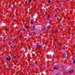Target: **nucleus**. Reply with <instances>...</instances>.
<instances>
[{
  "mask_svg": "<svg viewBox=\"0 0 75 75\" xmlns=\"http://www.w3.org/2000/svg\"><path fill=\"white\" fill-rule=\"evenodd\" d=\"M6 59L8 61H11V58L10 56H8V58H6Z\"/></svg>",
  "mask_w": 75,
  "mask_h": 75,
  "instance_id": "2",
  "label": "nucleus"
},
{
  "mask_svg": "<svg viewBox=\"0 0 75 75\" xmlns=\"http://www.w3.org/2000/svg\"><path fill=\"white\" fill-rule=\"evenodd\" d=\"M31 0H29V3H30V2H31Z\"/></svg>",
  "mask_w": 75,
  "mask_h": 75,
  "instance_id": "18",
  "label": "nucleus"
},
{
  "mask_svg": "<svg viewBox=\"0 0 75 75\" xmlns=\"http://www.w3.org/2000/svg\"><path fill=\"white\" fill-rule=\"evenodd\" d=\"M25 27L26 28V29H28V28H29V26H25Z\"/></svg>",
  "mask_w": 75,
  "mask_h": 75,
  "instance_id": "9",
  "label": "nucleus"
},
{
  "mask_svg": "<svg viewBox=\"0 0 75 75\" xmlns=\"http://www.w3.org/2000/svg\"><path fill=\"white\" fill-rule=\"evenodd\" d=\"M6 31H8V29H6Z\"/></svg>",
  "mask_w": 75,
  "mask_h": 75,
  "instance_id": "21",
  "label": "nucleus"
},
{
  "mask_svg": "<svg viewBox=\"0 0 75 75\" xmlns=\"http://www.w3.org/2000/svg\"><path fill=\"white\" fill-rule=\"evenodd\" d=\"M47 28H51V25H48L47 26Z\"/></svg>",
  "mask_w": 75,
  "mask_h": 75,
  "instance_id": "5",
  "label": "nucleus"
},
{
  "mask_svg": "<svg viewBox=\"0 0 75 75\" xmlns=\"http://www.w3.org/2000/svg\"><path fill=\"white\" fill-rule=\"evenodd\" d=\"M31 24H34V22H30Z\"/></svg>",
  "mask_w": 75,
  "mask_h": 75,
  "instance_id": "13",
  "label": "nucleus"
},
{
  "mask_svg": "<svg viewBox=\"0 0 75 75\" xmlns=\"http://www.w3.org/2000/svg\"><path fill=\"white\" fill-rule=\"evenodd\" d=\"M57 14H59V13L58 12H57Z\"/></svg>",
  "mask_w": 75,
  "mask_h": 75,
  "instance_id": "24",
  "label": "nucleus"
},
{
  "mask_svg": "<svg viewBox=\"0 0 75 75\" xmlns=\"http://www.w3.org/2000/svg\"><path fill=\"white\" fill-rule=\"evenodd\" d=\"M36 50H40L42 48V46L41 45H37Z\"/></svg>",
  "mask_w": 75,
  "mask_h": 75,
  "instance_id": "1",
  "label": "nucleus"
},
{
  "mask_svg": "<svg viewBox=\"0 0 75 75\" xmlns=\"http://www.w3.org/2000/svg\"><path fill=\"white\" fill-rule=\"evenodd\" d=\"M53 69H58V67H53Z\"/></svg>",
  "mask_w": 75,
  "mask_h": 75,
  "instance_id": "8",
  "label": "nucleus"
},
{
  "mask_svg": "<svg viewBox=\"0 0 75 75\" xmlns=\"http://www.w3.org/2000/svg\"><path fill=\"white\" fill-rule=\"evenodd\" d=\"M57 32H58V30H55V31H54V33H57Z\"/></svg>",
  "mask_w": 75,
  "mask_h": 75,
  "instance_id": "14",
  "label": "nucleus"
},
{
  "mask_svg": "<svg viewBox=\"0 0 75 75\" xmlns=\"http://www.w3.org/2000/svg\"><path fill=\"white\" fill-rule=\"evenodd\" d=\"M63 57L64 58H65V57H66L65 55H63Z\"/></svg>",
  "mask_w": 75,
  "mask_h": 75,
  "instance_id": "19",
  "label": "nucleus"
},
{
  "mask_svg": "<svg viewBox=\"0 0 75 75\" xmlns=\"http://www.w3.org/2000/svg\"><path fill=\"white\" fill-rule=\"evenodd\" d=\"M14 58L15 59H16L17 58V56H14Z\"/></svg>",
  "mask_w": 75,
  "mask_h": 75,
  "instance_id": "12",
  "label": "nucleus"
},
{
  "mask_svg": "<svg viewBox=\"0 0 75 75\" xmlns=\"http://www.w3.org/2000/svg\"><path fill=\"white\" fill-rule=\"evenodd\" d=\"M69 73H70V74H72V73H73L74 72V71H69Z\"/></svg>",
  "mask_w": 75,
  "mask_h": 75,
  "instance_id": "7",
  "label": "nucleus"
},
{
  "mask_svg": "<svg viewBox=\"0 0 75 75\" xmlns=\"http://www.w3.org/2000/svg\"><path fill=\"white\" fill-rule=\"evenodd\" d=\"M73 63H74L75 64V60H74L73 62Z\"/></svg>",
  "mask_w": 75,
  "mask_h": 75,
  "instance_id": "20",
  "label": "nucleus"
},
{
  "mask_svg": "<svg viewBox=\"0 0 75 75\" xmlns=\"http://www.w3.org/2000/svg\"><path fill=\"white\" fill-rule=\"evenodd\" d=\"M46 16H47V18H50L51 17V16L50 15H48L47 14H46Z\"/></svg>",
  "mask_w": 75,
  "mask_h": 75,
  "instance_id": "3",
  "label": "nucleus"
},
{
  "mask_svg": "<svg viewBox=\"0 0 75 75\" xmlns=\"http://www.w3.org/2000/svg\"><path fill=\"white\" fill-rule=\"evenodd\" d=\"M46 30V27L45 26L42 29V31H45Z\"/></svg>",
  "mask_w": 75,
  "mask_h": 75,
  "instance_id": "4",
  "label": "nucleus"
},
{
  "mask_svg": "<svg viewBox=\"0 0 75 75\" xmlns=\"http://www.w3.org/2000/svg\"><path fill=\"white\" fill-rule=\"evenodd\" d=\"M55 75H58V74H56Z\"/></svg>",
  "mask_w": 75,
  "mask_h": 75,
  "instance_id": "23",
  "label": "nucleus"
},
{
  "mask_svg": "<svg viewBox=\"0 0 75 75\" xmlns=\"http://www.w3.org/2000/svg\"><path fill=\"white\" fill-rule=\"evenodd\" d=\"M54 17H57V15H55L54 16Z\"/></svg>",
  "mask_w": 75,
  "mask_h": 75,
  "instance_id": "16",
  "label": "nucleus"
},
{
  "mask_svg": "<svg viewBox=\"0 0 75 75\" xmlns=\"http://www.w3.org/2000/svg\"><path fill=\"white\" fill-rule=\"evenodd\" d=\"M60 67H61V68H63V67H64V66L63 65L61 66H60Z\"/></svg>",
  "mask_w": 75,
  "mask_h": 75,
  "instance_id": "15",
  "label": "nucleus"
},
{
  "mask_svg": "<svg viewBox=\"0 0 75 75\" xmlns=\"http://www.w3.org/2000/svg\"><path fill=\"white\" fill-rule=\"evenodd\" d=\"M12 4H13V3H12Z\"/></svg>",
  "mask_w": 75,
  "mask_h": 75,
  "instance_id": "25",
  "label": "nucleus"
},
{
  "mask_svg": "<svg viewBox=\"0 0 75 75\" xmlns=\"http://www.w3.org/2000/svg\"><path fill=\"white\" fill-rule=\"evenodd\" d=\"M23 37V35H21L19 36V38H21V37Z\"/></svg>",
  "mask_w": 75,
  "mask_h": 75,
  "instance_id": "10",
  "label": "nucleus"
},
{
  "mask_svg": "<svg viewBox=\"0 0 75 75\" xmlns=\"http://www.w3.org/2000/svg\"><path fill=\"white\" fill-rule=\"evenodd\" d=\"M33 33L34 34H35V32H33Z\"/></svg>",
  "mask_w": 75,
  "mask_h": 75,
  "instance_id": "22",
  "label": "nucleus"
},
{
  "mask_svg": "<svg viewBox=\"0 0 75 75\" xmlns=\"http://www.w3.org/2000/svg\"><path fill=\"white\" fill-rule=\"evenodd\" d=\"M48 3H51V1L50 0L48 1Z\"/></svg>",
  "mask_w": 75,
  "mask_h": 75,
  "instance_id": "17",
  "label": "nucleus"
},
{
  "mask_svg": "<svg viewBox=\"0 0 75 75\" xmlns=\"http://www.w3.org/2000/svg\"><path fill=\"white\" fill-rule=\"evenodd\" d=\"M21 30H22V31H25V28H21Z\"/></svg>",
  "mask_w": 75,
  "mask_h": 75,
  "instance_id": "6",
  "label": "nucleus"
},
{
  "mask_svg": "<svg viewBox=\"0 0 75 75\" xmlns=\"http://www.w3.org/2000/svg\"><path fill=\"white\" fill-rule=\"evenodd\" d=\"M33 29L34 31L35 30V28L34 27V26L33 27Z\"/></svg>",
  "mask_w": 75,
  "mask_h": 75,
  "instance_id": "11",
  "label": "nucleus"
}]
</instances>
